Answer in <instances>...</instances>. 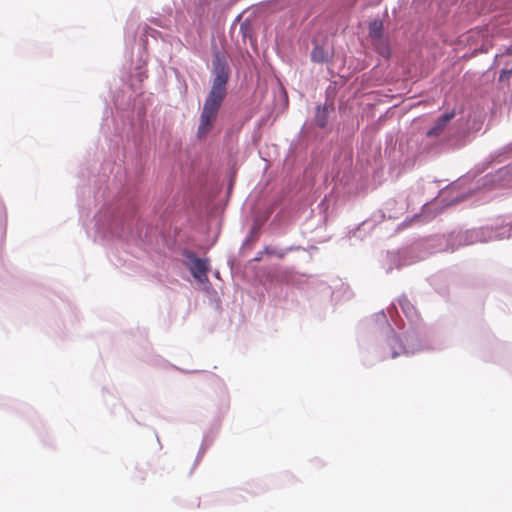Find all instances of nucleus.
Segmentation results:
<instances>
[{"mask_svg":"<svg viewBox=\"0 0 512 512\" xmlns=\"http://www.w3.org/2000/svg\"><path fill=\"white\" fill-rule=\"evenodd\" d=\"M79 211L81 219L93 214V232L87 230L94 242L107 250L112 265L126 266L128 259L127 207L119 194H81Z\"/></svg>","mask_w":512,"mask_h":512,"instance_id":"nucleus-1","label":"nucleus"},{"mask_svg":"<svg viewBox=\"0 0 512 512\" xmlns=\"http://www.w3.org/2000/svg\"><path fill=\"white\" fill-rule=\"evenodd\" d=\"M128 73L125 66H122L120 75L114 78L110 84L113 109L110 118H106L103 124V132L108 142L109 155L102 165L103 174L96 175L93 170L87 168L88 183L100 192V182L109 181L110 176L106 175L107 169L124 189L128 184L127 141H128V98L127 91Z\"/></svg>","mask_w":512,"mask_h":512,"instance_id":"nucleus-2","label":"nucleus"},{"mask_svg":"<svg viewBox=\"0 0 512 512\" xmlns=\"http://www.w3.org/2000/svg\"><path fill=\"white\" fill-rule=\"evenodd\" d=\"M512 158V142L492 152L481 164L469 171L466 175L441 187L443 181H432L425 189L437 192L447 190L460 192H481L482 190H507L512 189V162L483 177H476L483 173L491 164L502 163Z\"/></svg>","mask_w":512,"mask_h":512,"instance_id":"nucleus-3","label":"nucleus"},{"mask_svg":"<svg viewBox=\"0 0 512 512\" xmlns=\"http://www.w3.org/2000/svg\"><path fill=\"white\" fill-rule=\"evenodd\" d=\"M211 88L204 101L197 129L198 138L205 137L214 127L220 108L228 94L231 67L225 53L215 50L211 60Z\"/></svg>","mask_w":512,"mask_h":512,"instance_id":"nucleus-4","label":"nucleus"},{"mask_svg":"<svg viewBox=\"0 0 512 512\" xmlns=\"http://www.w3.org/2000/svg\"><path fill=\"white\" fill-rule=\"evenodd\" d=\"M454 118L455 112L453 110L444 112L438 116L433 125L425 133V145L436 147L446 146L453 137L464 136L465 130L460 129L459 120L451 124Z\"/></svg>","mask_w":512,"mask_h":512,"instance_id":"nucleus-5","label":"nucleus"},{"mask_svg":"<svg viewBox=\"0 0 512 512\" xmlns=\"http://www.w3.org/2000/svg\"><path fill=\"white\" fill-rule=\"evenodd\" d=\"M185 256L188 260L187 266L192 276L200 283L208 282L209 261L198 258L192 252H186Z\"/></svg>","mask_w":512,"mask_h":512,"instance_id":"nucleus-6","label":"nucleus"},{"mask_svg":"<svg viewBox=\"0 0 512 512\" xmlns=\"http://www.w3.org/2000/svg\"><path fill=\"white\" fill-rule=\"evenodd\" d=\"M237 174L236 162L232 159L228 162V167L225 173L218 176L215 180V191L214 192H232L234 188V181Z\"/></svg>","mask_w":512,"mask_h":512,"instance_id":"nucleus-7","label":"nucleus"},{"mask_svg":"<svg viewBox=\"0 0 512 512\" xmlns=\"http://www.w3.org/2000/svg\"><path fill=\"white\" fill-rule=\"evenodd\" d=\"M335 112V105L333 102L326 101L325 104L317 105L315 108V124L317 127L324 129L328 125L330 115Z\"/></svg>","mask_w":512,"mask_h":512,"instance_id":"nucleus-8","label":"nucleus"},{"mask_svg":"<svg viewBox=\"0 0 512 512\" xmlns=\"http://www.w3.org/2000/svg\"><path fill=\"white\" fill-rule=\"evenodd\" d=\"M373 49L376 51L378 55L383 57L386 60L391 58V48L389 38L385 35L371 39Z\"/></svg>","mask_w":512,"mask_h":512,"instance_id":"nucleus-9","label":"nucleus"},{"mask_svg":"<svg viewBox=\"0 0 512 512\" xmlns=\"http://www.w3.org/2000/svg\"><path fill=\"white\" fill-rule=\"evenodd\" d=\"M312 44L313 48L310 53V60L316 64L327 63L331 58L329 51L321 46L317 40H313Z\"/></svg>","mask_w":512,"mask_h":512,"instance_id":"nucleus-10","label":"nucleus"},{"mask_svg":"<svg viewBox=\"0 0 512 512\" xmlns=\"http://www.w3.org/2000/svg\"><path fill=\"white\" fill-rule=\"evenodd\" d=\"M368 34L370 39L379 38L385 35L383 21L380 19L370 21L368 25Z\"/></svg>","mask_w":512,"mask_h":512,"instance_id":"nucleus-11","label":"nucleus"},{"mask_svg":"<svg viewBox=\"0 0 512 512\" xmlns=\"http://www.w3.org/2000/svg\"><path fill=\"white\" fill-rule=\"evenodd\" d=\"M479 233L480 232L478 230L467 231L465 233L458 234L457 238H459V241L464 244H472L478 239Z\"/></svg>","mask_w":512,"mask_h":512,"instance_id":"nucleus-12","label":"nucleus"},{"mask_svg":"<svg viewBox=\"0 0 512 512\" xmlns=\"http://www.w3.org/2000/svg\"><path fill=\"white\" fill-rule=\"evenodd\" d=\"M239 32L242 36L243 41L251 39L253 36V28L249 21H244L240 24Z\"/></svg>","mask_w":512,"mask_h":512,"instance_id":"nucleus-13","label":"nucleus"},{"mask_svg":"<svg viewBox=\"0 0 512 512\" xmlns=\"http://www.w3.org/2000/svg\"><path fill=\"white\" fill-rule=\"evenodd\" d=\"M396 345H398V347H399L400 349H403V347H402V345L399 343V341H398L397 337H393V338H392V340H391V343H390V347H391V350H392L391 355H390V358H392V359H394V358H396L397 356H399V355H400V352H398V351L396 350Z\"/></svg>","mask_w":512,"mask_h":512,"instance_id":"nucleus-14","label":"nucleus"},{"mask_svg":"<svg viewBox=\"0 0 512 512\" xmlns=\"http://www.w3.org/2000/svg\"><path fill=\"white\" fill-rule=\"evenodd\" d=\"M472 56L478 54V53H486L488 51V42L487 41H483L481 43L480 46H475L474 48H472Z\"/></svg>","mask_w":512,"mask_h":512,"instance_id":"nucleus-15","label":"nucleus"},{"mask_svg":"<svg viewBox=\"0 0 512 512\" xmlns=\"http://www.w3.org/2000/svg\"><path fill=\"white\" fill-rule=\"evenodd\" d=\"M512 75V68L511 69H502L499 74V81H507L510 79Z\"/></svg>","mask_w":512,"mask_h":512,"instance_id":"nucleus-16","label":"nucleus"},{"mask_svg":"<svg viewBox=\"0 0 512 512\" xmlns=\"http://www.w3.org/2000/svg\"><path fill=\"white\" fill-rule=\"evenodd\" d=\"M320 167L318 162H313L310 167L305 169V175L312 176Z\"/></svg>","mask_w":512,"mask_h":512,"instance_id":"nucleus-17","label":"nucleus"},{"mask_svg":"<svg viewBox=\"0 0 512 512\" xmlns=\"http://www.w3.org/2000/svg\"><path fill=\"white\" fill-rule=\"evenodd\" d=\"M440 195H441V194H439V195H438V196L433 200V202L428 203V204H426V205H425V210H426V211H431V210H432L435 206H437L440 202H441V203H442V202H444V199H440Z\"/></svg>","mask_w":512,"mask_h":512,"instance_id":"nucleus-18","label":"nucleus"},{"mask_svg":"<svg viewBox=\"0 0 512 512\" xmlns=\"http://www.w3.org/2000/svg\"><path fill=\"white\" fill-rule=\"evenodd\" d=\"M480 37V33L479 32H475V31H471L467 37V40L470 42V41H476L477 39H479Z\"/></svg>","mask_w":512,"mask_h":512,"instance_id":"nucleus-19","label":"nucleus"}]
</instances>
